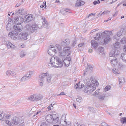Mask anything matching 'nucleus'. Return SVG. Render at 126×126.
I'll list each match as a JSON object with an SVG mask.
<instances>
[{
  "mask_svg": "<svg viewBox=\"0 0 126 126\" xmlns=\"http://www.w3.org/2000/svg\"><path fill=\"white\" fill-rule=\"evenodd\" d=\"M70 54V52H69L67 57L64 60H62L58 57L55 56L51 58L50 60L49 64L52 67H61L63 66V62L64 65L68 66L70 63L71 58L69 56Z\"/></svg>",
  "mask_w": 126,
  "mask_h": 126,
  "instance_id": "obj_1",
  "label": "nucleus"
},
{
  "mask_svg": "<svg viewBox=\"0 0 126 126\" xmlns=\"http://www.w3.org/2000/svg\"><path fill=\"white\" fill-rule=\"evenodd\" d=\"M42 25L39 24H37L35 23L32 25L27 24L24 27L25 30L29 33H33L36 32L37 30L41 28Z\"/></svg>",
  "mask_w": 126,
  "mask_h": 126,
  "instance_id": "obj_2",
  "label": "nucleus"
},
{
  "mask_svg": "<svg viewBox=\"0 0 126 126\" xmlns=\"http://www.w3.org/2000/svg\"><path fill=\"white\" fill-rule=\"evenodd\" d=\"M107 31H105L102 32L101 35H103V36L102 38L101 41L99 42V44H104L107 43L110 41V36L107 35Z\"/></svg>",
  "mask_w": 126,
  "mask_h": 126,
  "instance_id": "obj_3",
  "label": "nucleus"
},
{
  "mask_svg": "<svg viewBox=\"0 0 126 126\" xmlns=\"http://www.w3.org/2000/svg\"><path fill=\"white\" fill-rule=\"evenodd\" d=\"M95 89L96 87L95 85L90 84V85H87L86 87V88L84 90V91L87 94H89L91 93Z\"/></svg>",
  "mask_w": 126,
  "mask_h": 126,
  "instance_id": "obj_4",
  "label": "nucleus"
},
{
  "mask_svg": "<svg viewBox=\"0 0 126 126\" xmlns=\"http://www.w3.org/2000/svg\"><path fill=\"white\" fill-rule=\"evenodd\" d=\"M42 97L41 94H36L30 96L28 99L31 101H37L42 99Z\"/></svg>",
  "mask_w": 126,
  "mask_h": 126,
  "instance_id": "obj_5",
  "label": "nucleus"
},
{
  "mask_svg": "<svg viewBox=\"0 0 126 126\" xmlns=\"http://www.w3.org/2000/svg\"><path fill=\"white\" fill-rule=\"evenodd\" d=\"M48 116L50 117L52 119V123L53 124H56L59 121V118L58 114H53L52 116L51 115H47L46 118L48 117Z\"/></svg>",
  "mask_w": 126,
  "mask_h": 126,
  "instance_id": "obj_6",
  "label": "nucleus"
},
{
  "mask_svg": "<svg viewBox=\"0 0 126 126\" xmlns=\"http://www.w3.org/2000/svg\"><path fill=\"white\" fill-rule=\"evenodd\" d=\"M33 71H30L28 72L26 75L22 77L21 80L22 81H24L25 80H28L31 78L32 76V75Z\"/></svg>",
  "mask_w": 126,
  "mask_h": 126,
  "instance_id": "obj_7",
  "label": "nucleus"
},
{
  "mask_svg": "<svg viewBox=\"0 0 126 126\" xmlns=\"http://www.w3.org/2000/svg\"><path fill=\"white\" fill-rule=\"evenodd\" d=\"M4 44L8 48L12 49L16 47L15 45H14L12 44L8 40H4Z\"/></svg>",
  "mask_w": 126,
  "mask_h": 126,
  "instance_id": "obj_8",
  "label": "nucleus"
},
{
  "mask_svg": "<svg viewBox=\"0 0 126 126\" xmlns=\"http://www.w3.org/2000/svg\"><path fill=\"white\" fill-rule=\"evenodd\" d=\"M120 53L119 51L117 49H113L111 51L109 54L110 57H116Z\"/></svg>",
  "mask_w": 126,
  "mask_h": 126,
  "instance_id": "obj_9",
  "label": "nucleus"
},
{
  "mask_svg": "<svg viewBox=\"0 0 126 126\" xmlns=\"http://www.w3.org/2000/svg\"><path fill=\"white\" fill-rule=\"evenodd\" d=\"M46 75L44 74V73H41L39 75V81L40 85L41 86H42L44 81V78L46 77Z\"/></svg>",
  "mask_w": 126,
  "mask_h": 126,
  "instance_id": "obj_10",
  "label": "nucleus"
},
{
  "mask_svg": "<svg viewBox=\"0 0 126 126\" xmlns=\"http://www.w3.org/2000/svg\"><path fill=\"white\" fill-rule=\"evenodd\" d=\"M24 21L23 18L20 16H17L15 19L14 22L16 24H21Z\"/></svg>",
  "mask_w": 126,
  "mask_h": 126,
  "instance_id": "obj_11",
  "label": "nucleus"
},
{
  "mask_svg": "<svg viewBox=\"0 0 126 126\" xmlns=\"http://www.w3.org/2000/svg\"><path fill=\"white\" fill-rule=\"evenodd\" d=\"M46 75V77L44 78V80L46 81V83L48 84L50 83L51 82V79L52 78V77L50 75H49L48 73H44Z\"/></svg>",
  "mask_w": 126,
  "mask_h": 126,
  "instance_id": "obj_12",
  "label": "nucleus"
},
{
  "mask_svg": "<svg viewBox=\"0 0 126 126\" xmlns=\"http://www.w3.org/2000/svg\"><path fill=\"white\" fill-rule=\"evenodd\" d=\"M18 34V33L16 31L12 32H9L8 34V36L9 37H11V38L13 40H15L16 39V36Z\"/></svg>",
  "mask_w": 126,
  "mask_h": 126,
  "instance_id": "obj_13",
  "label": "nucleus"
},
{
  "mask_svg": "<svg viewBox=\"0 0 126 126\" xmlns=\"http://www.w3.org/2000/svg\"><path fill=\"white\" fill-rule=\"evenodd\" d=\"M102 33H98L96 34V37H94L95 40H97L98 41V42L99 44V42L101 41L102 38L103 37V35H101Z\"/></svg>",
  "mask_w": 126,
  "mask_h": 126,
  "instance_id": "obj_14",
  "label": "nucleus"
},
{
  "mask_svg": "<svg viewBox=\"0 0 126 126\" xmlns=\"http://www.w3.org/2000/svg\"><path fill=\"white\" fill-rule=\"evenodd\" d=\"M13 28L15 30L19 32H21L23 29L22 26L20 24H17L13 26Z\"/></svg>",
  "mask_w": 126,
  "mask_h": 126,
  "instance_id": "obj_15",
  "label": "nucleus"
},
{
  "mask_svg": "<svg viewBox=\"0 0 126 126\" xmlns=\"http://www.w3.org/2000/svg\"><path fill=\"white\" fill-rule=\"evenodd\" d=\"M70 43V40L67 39L65 40L64 41H62L61 45L63 47H65L69 45Z\"/></svg>",
  "mask_w": 126,
  "mask_h": 126,
  "instance_id": "obj_16",
  "label": "nucleus"
},
{
  "mask_svg": "<svg viewBox=\"0 0 126 126\" xmlns=\"http://www.w3.org/2000/svg\"><path fill=\"white\" fill-rule=\"evenodd\" d=\"M42 20V24L43 26L46 28H48V22L45 17H42L41 18Z\"/></svg>",
  "mask_w": 126,
  "mask_h": 126,
  "instance_id": "obj_17",
  "label": "nucleus"
},
{
  "mask_svg": "<svg viewBox=\"0 0 126 126\" xmlns=\"http://www.w3.org/2000/svg\"><path fill=\"white\" fill-rule=\"evenodd\" d=\"M12 122L15 125L20 124V120L19 118L15 117L12 120Z\"/></svg>",
  "mask_w": 126,
  "mask_h": 126,
  "instance_id": "obj_18",
  "label": "nucleus"
},
{
  "mask_svg": "<svg viewBox=\"0 0 126 126\" xmlns=\"http://www.w3.org/2000/svg\"><path fill=\"white\" fill-rule=\"evenodd\" d=\"M25 22H30L33 19V17L31 15H27L25 16Z\"/></svg>",
  "mask_w": 126,
  "mask_h": 126,
  "instance_id": "obj_19",
  "label": "nucleus"
},
{
  "mask_svg": "<svg viewBox=\"0 0 126 126\" xmlns=\"http://www.w3.org/2000/svg\"><path fill=\"white\" fill-rule=\"evenodd\" d=\"M110 62L111 65L113 66L117 65L118 63L117 58L114 57L113 59L110 61Z\"/></svg>",
  "mask_w": 126,
  "mask_h": 126,
  "instance_id": "obj_20",
  "label": "nucleus"
},
{
  "mask_svg": "<svg viewBox=\"0 0 126 126\" xmlns=\"http://www.w3.org/2000/svg\"><path fill=\"white\" fill-rule=\"evenodd\" d=\"M28 34L26 32L21 33L19 35V38L21 39H25L27 37Z\"/></svg>",
  "mask_w": 126,
  "mask_h": 126,
  "instance_id": "obj_21",
  "label": "nucleus"
},
{
  "mask_svg": "<svg viewBox=\"0 0 126 126\" xmlns=\"http://www.w3.org/2000/svg\"><path fill=\"white\" fill-rule=\"evenodd\" d=\"M84 4V2L81 0H78L76 1L75 6H80Z\"/></svg>",
  "mask_w": 126,
  "mask_h": 126,
  "instance_id": "obj_22",
  "label": "nucleus"
},
{
  "mask_svg": "<svg viewBox=\"0 0 126 126\" xmlns=\"http://www.w3.org/2000/svg\"><path fill=\"white\" fill-rule=\"evenodd\" d=\"M91 45L92 47H93L94 48H95L98 45V43L94 40H92L91 42Z\"/></svg>",
  "mask_w": 126,
  "mask_h": 126,
  "instance_id": "obj_23",
  "label": "nucleus"
},
{
  "mask_svg": "<svg viewBox=\"0 0 126 126\" xmlns=\"http://www.w3.org/2000/svg\"><path fill=\"white\" fill-rule=\"evenodd\" d=\"M120 47V44L119 42H117L114 43L112 46L111 47L113 48H118Z\"/></svg>",
  "mask_w": 126,
  "mask_h": 126,
  "instance_id": "obj_24",
  "label": "nucleus"
},
{
  "mask_svg": "<svg viewBox=\"0 0 126 126\" xmlns=\"http://www.w3.org/2000/svg\"><path fill=\"white\" fill-rule=\"evenodd\" d=\"M90 80L92 83L91 84H93L94 85L95 84H96V85L97 86L98 85V83L97 81L95 80V79H93L92 77H91L90 78Z\"/></svg>",
  "mask_w": 126,
  "mask_h": 126,
  "instance_id": "obj_25",
  "label": "nucleus"
},
{
  "mask_svg": "<svg viewBox=\"0 0 126 126\" xmlns=\"http://www.w3.org/2000/svg\"><path fill=\"white\" fill-rule=\"evenodd\" d=\"M8 23L7 24L6 28L7 30V31H10L11 30V29H12V27L11 26V24H10V23H9V22L10 21H9V20H8Z\"/></svg>",
  "mask_w": 126,
  "mask_h": 126,
  "instance_id": "obj_26",
  "label": "nucleus"
},
{
  "mask_svg": "<svg viewBox=\"0 0 126 126\" xmlns=\"http://www.w3.org/2000/svg\"><path fill=\"white\" fill-rule=\"evenodd\" d=\"M110 12V11H108V10H106L103 12L101 14V13H99L97 15V17L99 16H102L104 15L105 14H108Z\"/></svg>",
  "mask_w": 126,
  "mask_h": 126,
  "instance_id": "obj_27",
  "label": "nucleus"
},
{
  "mask_svg": "<svg viewBox=\"0 0 126 126\" xmlns=\"http://www.w3.org/2000/svg\"><path fill=\"white\" fill-rule=\"evenodd\" d=\"M67 9H62L60 10V12L62 14L65 15L66 14L67 12H69L67 11Z\"/></svg>",
  "mask_w": 126,
  "mask_h": 126,
  "instance_id": "obj_28",
  "label": "nucleus"
},
{
  "mask_svg": "<svg viewBox=\"0 0 126 126\" xmlns=\"http://www.w3.org/2000/svg\"><path fill=\"white\" fill-rule=\"evenodd\" d=\"M23 12V9L22 8H21L15 11V14L17 15L19 14L22 15Z\"/></svg>",
  "mask_w": 126,
  "mask_h": 126,
  "instance_id": "obj_29",
  "label": "nucleus"
},
{
  "mask_svg": "<svg viewBox=\"0 0 126 126\" xmlns=\"http://www.w3.org/2000/svg\"><path fill=\"white\" fill-rule=\"evenodd\" d=\"M71 47H65L63 48V50L66 53H67L70 50Z\"/></svg>",
  "mask_w": 126,
  "mask_h": 126,
  "instance_id": "obj_30",
  "label": "nucleus"
},
{
  "mask_svg": "<svg viewBox=\"0 0 126 126\" xmlns=\"http://www.w3.org/2000/svg\"><path fill=\"white\" fill-rule=\"evenodd\" d=\"M121 58L122 60L123 61L126 62V54L122 53L121 55Z\"/></svg>",
  "mask_w": 126,
  "mask_h": 126,
  "instance_id": "obj_31",
  "label": "nucleus"
},
{
  "mask_svg": "<svg viewBox=\"0 0 126 126\" xmlns=\"http://www.w3.org/2000/svg\"><path fill=\"white\" fill-rule=\"evenodd\" d=\"M119 82L120 84H122L124 82L125 79L123 77H121L119 78Z\"/></svg>",
  "mask_w": 126,
  "mask_h": 126,
  "instance_id": "obj_32",
  "label": "nucleus"
},
{
  "mask_svg": "<svg viewBox=\"0 0 126 126\" xmlns=\"http://www.w3.org/2000/svg\"><path fill=\"white\" fill-rule=\"evenodd\" d=\"M98 99L101 100H102L104 99L105 97V95L103 94L101 95H99L98 96Z\"/></svg>",
  "mask_w": 126,
  "mask_h": 126,
  "instance_id": "obj_33",
  "label": "nucleus"
},
{
  "mask_svg": "<svg viewBox=\"0 0 126 126\" xmlns=\"http://www.w3.org/2000/svg\"><path fill=\"white\" fill-rule=\"evenodd\" d=\"M53 52L55 53H57V51L55 47H51L48 50V52Z\"/></svg>",
  "mask_w": 126,
  "mask_h": 126,
  "instance_id": "obj_34",
  "label": "nucleus"
},
{
  "mask_svg": "<svg viewBox=\"0 0 126 126\" xmlns=\"http://www.w3.org/2000/svg\"><path fill=\"white\" fill-rule=\"evenodd\" d=\"M26 52L24 51H21L20 53V56L21 58H22L26 55Z\"/></svg>",
  "mask_w": 126,
  "mask_h": 126,
  "instance_id": "obj_35",
  "label": "nucleus"
},
{
  "mask_svg": "<svg viewBox=\"0 0 126 126\" xmlns=\"http://www.w3.org/2000/svg\"><path fill=\"white\" fill-rule=\"evenodd\" d=\"M121 122L123 124H125L126 123V117H123L121 118L120 120Z\"/></svg>",
  "mask_w": 126,
  "mask_h": 126,
  "instance_id": "obj_36",
  "label": "nucleus"
},
{
  "mask_svg": "<svg viewBox=\"0 0 126 126\" xmlns=\"http://www.w3.org/2000/svg\"><path fill=\"white\" fill-rule=\"evenodd\" d=\"M4 116V113L2 111H0V120H1Z\"/></svg>",
  "mask_w": 126,
  "mask_h": 126,
  "instance_id": "obj_37",
  "label": "nucleus"
},
{
  "mask_svg": "<svg viewBox=\"0 0 126 126\" xmlns=\"http://www.w3.org/2000/svg\"><path fill=\"white\" fill-rule=\"evenodd\" d=\"M104 48L102 47H99L98 50V51L99 53L103 52L104 51Z\"/></svg>",
  "mask_w": 126,
  "mask_h": 126,
  "instance_id": "obj_38",
  "label": "nucleus"
},
{
  "mask_svg": "<svg viewBox=\"0 0 126 126\" xmlns=\"http://www.w3.org/2000/svg\"><path fill=\"white\" fill-rule=\"evenodd\" d=\"M66 55V53L63 51V52H59V55L60 56H64Z\"/></svg>",
  "mask_w": 126,
  "mask_h": 126,
  "instance_id": "obj_39",
  "label": "nucleus"
},
{
  "mask_svg": "<svg viewBox=\"0 0 126 126\" xmlns=\"http://www.w3.org/2000/svg\"><path fill=\"white\" fill-rule=\"evenodd\" d=\"M121 42L123 44L126 43V38H122L121 40Z\"/></svg>",
  "mask_w": 126,
  "mask_h": 126,
  "instance_id": "obj_40",
  "label": "nucleus"
},
{
  "mask_svg": "<svg viewBox=\"0 0 126 126\" xmlns=\"http://www.w3.org/2000/svg\"><path fill=\"white\" fill-rule=\"evenodd\" d=\"M47 122L46 121H44L42 122L40 126H47Z\"/></svg>",
  "mask_w": 126,
  "mask_h": 126,
  "instance_id": "obj_41",
  "label": "nucleus"
},
{
  "mask_svg": "<svg viewBox=\"0 0 126 126\" xmlns=\"http://www.w3.org/2000/svg\"><path fill=\"white\" fill-rule=\"evenodd\" d=\"M124 67V65L121 63H119L118 65V67L120 69H122Z\"/></svg>",
  "mask_w": 126,
  "mask_h": 126,
  "instance_id": "obj_42",
  "label": "nucleus"
},
{
  "mask_svg": "<svg viewBox=\"0 0 126 126\" xmlns=\"http://www.w3.org/2000/svg\"><path fill=\"white\" fill-rule=\"evenodd\" d=\"M77 41L76 39H74L72 41V43L71 44V46L72 47H74Z\"/></svg>",
  "mask_w": 126,
  "mask_h": 126,
  "instance_id": "obj_43",
  "label": "nucleus"
},
{
  "mask_svg": "<svg viewBox=\"0 0 126 126\" xmlns=\"http://www.w3.org/2000/svg\"><path fill=\"white\" fill-rule=\"evenodd\" d=\"M100 2V1L99 0H95L93 2V4L94 5H96L97 4H99Z\"/></svg>",
  "mask_w": 126,
  "mask_h": 126,
  "instance_id": "obj_44",
  "label": "nucleus"
},
{
  "mask_svg": "<svg viewBox=\"0 0 126 126\" xmlns=\"http://www.w3.org/2000/svg\"><path fill=\"white\" fill-rule=\"evenodd\" d=\"M56 46L59 51L62 50V48L60 45H56Z\"/></svg>",
  "mask_w": 126,
  "mask_h": 126,
  "instance_id": "obj_45",
  "label": "nucleus"
},
{
  "mask_svg": "<svg viewBox=\"0 0 126 126\" xmlns=\"http://www.w3.org/2000/svg\"><path fill=\"white\" fill-rule=\"evenodd\" d=\"M99 90H97L93 94V95H97L98 93H99Z\"/></svg>",
  "mask_w": 126,
  "mask_h": 126,
  "instance_id": "obj_46",
  "label": "nucleus"
},
{
  "mask_svg": "<svg viewBox=\"0 0 126 126\" xmlns=\"http://www.w3.org/2000/svg\"><path fill=\"white\" fill-rule=\"evenodd\" d=\"M89 110L91 111L94 112H95V110H94V109L92 107H89Z\"/></svg>",
  "mask_w": 126,
  "mask_h": 126,
  "instance_id": "obj_47",
  "label": "nucleus"
},
{
  "mask_svg": "<svg viewBox=\"0 0 126 126\" xmlns=\"http://www.w3.org/2000/svg\"><path fill=\"white\" fill-rule=\"evenodd\" d=\"M0 48L2 50H4L5 49L6 47H5V46L4 45H1L0 47Z\"/></svg>",
  "mask_w": 126,
  "mask_h": 126,
  "instance_id": "obj_48",
  "label": "nucleus"
},
{
  "mask_svg": "<svg viewBox=\"0 0 126 126\" xmlns=\"http://www.w3.org/2000/svg\"><path fill=\"white\" fill-rule=\"evenodd\" d=\"M110 88V86H107L105 88L104 90L106 92L109 90Z\"/></svg>",
  "mask_w": 126,
  "mask_h": 126,
  "instance_id": "obj_49",
  "label": "nucleus"
},
{
  "mask_svg": "<svg viewBox=\"0 0 126 126\" xmlns=\"http://www.w3.org/2000/svg\"><path fill=\"white\" fill-rule=\"evenodd\" d=\"M12 73V71H7L6 73L7 75L9 76V75H11Z\"/></svg>",
  "mask_w": 126,
  "mask_h": 126,
  "instance_id": "obj_50",
  "label": "nucleus"
},
{
  "mask_svg": "<svg viewBox=\"0 0 126 126\" xmlns=\"http://www.w3.org/2000/svg\"><path fill=\"white\" fill-rule=\"evenodd\" d=\"M82 99L81 97H79L76 99V100L77 101L80 102H81Z\"/></svg>",
  "mask_w": 126,
  "mask_h": 126,
  "instance_id": "obj_51",
  "label": "nucleus"
},
{
  "mask_svg": "<svg viewBox=\"0 0 126 126\" xmlns=\"http://www.w3.org/2000/svg\"><path fill=\"white\" fill-rule=\"evenodd\" d=\"M84 45V43L83 42L81 43L78 45V46L79 47H80L82 46H83Z\"/></svg>",
  "mask_w": 126,
  "mask_h": 126,
  "instance_id": "obj_52",
  "label": "nucleus"
},
{
  "mask_svg": "<svg viewBox=\"0 0 126 126\" xmlns=\"http://www.w3.org/2000/svg\"><path fill=\"white\" fill-rule=\"evenodd\" d=\"M79 83L80 82H79L78 83H77L75 85V88L76 89H77L78 88H79Z\"/></svg>",
  "mask_w": 126,
  "mask_h": 126,
  "instance_id": "obj_53",
  "label": "nucleus"
},
{
  "mask_svg": "<svg viewBox=\"0 0 126 126\" xmlns=\"http://www.w3.org/2000/svg\"><path fill=\"white\" fill-rule=\"evenodd\" d=\"M47 108L48 110H51L53 108V106H52L50 105Z\"/></svg>",
  "mask_w": 126,
  "mask_h": 126,
  "instance_id": "obj_54",
  "label": "nucleus"
},
{
  "mask_svg": "<svg viewBox=\"0 0 126 126\" xmlns=\"http://www.w3.org/2000/svg\"><path fill=\"white\" fill-rule=\"evenodd\" d=\"M121 35V33L120 32H118L116 34V35H115V36H117L118 37H119Z\"/></svg>",
  "mask_w": 126,
  "mask_h": 126,
  "instance_id": "obj_55",
  "label": "nucleus"
},
{
  "mask_svg": "<svg viewBox=\"0 0 126 126\" xmlns=\"http://www.w3.org/2000/svg\"><path fill=\"white\" fill-rule=\"evenodd\" d=\"M11 75L14 77H16V75L15 73H14L12 72V73L11 74Z\"/></svg>",
  "mask_w": 126,
  "mask_h": 126,
  "instance_id": "obj_56",
  "label": "nucleus"
},
{
  "mask_svg": "<svg viewBox=\"0 0 126 126\" xmlns=\"http://www.w3.org/2000/svg\"><path fill=\"white\" fill-rule=\"evenodd\" d=\"M89 64H87V65H88V66L87 67V69H92L93 68V67H92V66H91L90 65H89Z\"/></svg>",
  "mask_w": 126,
  "mask_h": 126,
  "instance_id": "obj_57",
  "label": "nucleus"
},
{
  "mask_svg": "<svg viewBox=\"0 0 126 126\" xmlns=\"http://www.w3.org/2000/svg\"><path fill=\"white\" fill-rule=\"evenodd\" d=\"M101 125L103 126H107V124L105 122H103L101 123Z\"/></svg>",
  "mask_w": 126,
  "mask_h": 126,
  "instance_id": "obj_58",
  "label": "nucleus"
},
{
  "mask_svg": "<svg viewBox=\"0 0 126 126\" xmlns=\"http://www.w3.org/2000/svg\"><path fill=\"white\" fill-rule=\"evenodd\" d=\"M47 52H48V54H49V55H50L51 56H52V55H53L54 53L53 52H48V51H47Z\"/></svg>",
  "mask_w": 126,
  "mask_h": 126,
  "instance_id": "obj_59",
  "label": "nucleus"
},
{
  "mask_svg": "<svg viewBox=\"0 0 126 126\" xmlns=\"http://www.w3.org/2000/svg\"><path fill=\"white\" fill-rule=\"evenodd\" d=\"M45 6V8H46V2L45 1L43 3V4Z\"/></svg>",
  "mask_w": 126,
  "mask_h": 126,
  "instance_id": "obj_60",
  "label": "nucleus"
},
{
  "mask_svg": "<svg viewBox=\"0 0 126 126\" xmlns=\"http://www.w3.org/2000/svg\"><path fill=\"white\" fill-rule=\"evenodd\" d=\"M98 29H94L92 30L91 32V33H92L94 32H95L97 31H98Z\"/></svg>",
  "mask_w": 126,
  "mask_h": 126,
  "instance_id": "obj_61",
  "label": "nucleus"
},
{
  "mask_svg": "<svg viewBox=\"0 0 126 126\" xmlns=\"http://www.w3.org/2000/svg\"><path fill=\"white\" fill-rule=\"evenodd\" d=\"M65 94L64 92H61L60 94H58L57 95H65Z\"/></svg>",
  "mask_w": 126,
  "mask_h": 126,
  "instance_id": "obj_62",
  "label": "nucleus"
},
{
  "mask_svg": "<svg viewBox=\"0 0 126 126\" xmlns=\"http://www.w3.org/2000/svg\"><path fill=\"white\" fill-rule=\"evenodd\" d=\"M123 50L126 53V45H125L124 46V48L123 49Z\"/></svg>",
  "mask_w": 126,
  "mask_h": 126,
  "instance_id": "obj_63",
  "label": "nucleus"
},
{
  "mask_svg": "<svg viewBox=\"0 0 126 126\" xmlns=\"http://www.w3.org/2000/svg\"><path fill=\"white\" fill-rule=\"evenodd\" d=\"M21 5V4L19 3H17L15 7H19V6H20Z\"/></svg>",
  "mask_w": 126,
  "mask_h": 126,
  "instance_id": "obj_64",
  "label": "nucleus"
}]
</instances>
